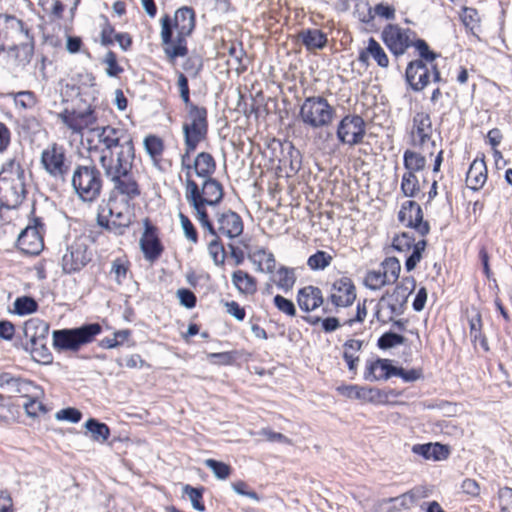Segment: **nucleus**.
I'll use <instances>...</instances> for the list:
<instances>
[{"label": "nucleus", "instance_id": "f257e3e1", "mask_svg": "<svg viewBox=\"0 0 512 512\" xmlns=\"http://www.w3.org/2000/svg\"><path fill=\"white\" fill-rule=\"evenodd\" d=\"M161 42L170 60L188 54L187 37L195 29L196 18L193 8L184 6L175 11L174 18L164 15L161 20Z\"/></svg>", "mask_w": 512, "mask_h": 512}, {"label": "nucleus", "instance_id": "f03ea898", "mask_svg": "<svg viewBox=\"0 0 512 512\" xmlns=\"http://www.w3.org/2000/svg\"><path fill=\"white\" fill-rule=\"evenodd\" d=\"M75 194L83 202H93L101 194L103 177L99 168L93 163L77 165L71 176Z\"/></svg>", "mask_w": 512, "mask_h": 512}, {"label": "nucleus", "instance_id": "7ed1b4c3", "mask_svg": "<svg viewBox=\"0 0 512 512\" xmlns=\"http://www.w3.org/2000/svg\"><path fill=\"white\" fill-rule=\"evenodd\" d=\"M23 335L26 339L24 349L38 363L49 364L52 354L47 347L49 324L40 318H31L23 325Z\"/></svg>", "mask_w": 512, "mask_h": 512}, {"label": "nucleus", "instance_id": "20e7f679", "mask_svg": "<svg viewBox=\"0 0 512 512\" xmlns=\"http://www.w3.org/2000/svg\"><path fill=\"white\" fill-rule=\"evenodd\" d=\"M102 332L99 323H88L71 329L52 332L53 346L57 351H78L83 345L91 343Z\"/></svg>", "mask_w": 512, "mask_h": 512}, {"label": "nucleus", "instance_id": "39448f33", "mask_svg": "<svg viewBox=\"0 0 512 512\" xmlns=\"http://www.w3.org/2000/svg\"><path fill=\"white\" fill-rule=\"evenodd\" d=\"M187 110V121L183 123L184 146L188 153H193L208 133L207 109L191 106Z\"/></svg>", "mask_w": 512, "mask_h": 512}, {"label": "nucleus", "instance_id": "423d86ee", "mask_svg": "<svg viewBox=\"0 0 512 512\" xmlns=\"http://www.w3.org/2000/svg\"><path fill=\"white\" fill-rule=\"evenodd\" d=\"M333 114V107L321 96L306 98L299 112L301 121L313 129L328 126L332 121Z\"/></svg>", "mask_w": 512, "mask_h": 512}, {"label": "nucleus", "instance_id": "0eeeda50", "mask_svg": "<svg viewBox=\"0 0 512 512\" xmlns=\"http://www.w3.org/2000/svg\"><path fill=\"white\" fill-rule=\"evenodd\" d=\"M135 159V148L133 145H126L120 150L108 154H100L99 162L108 179L118 175L127 176V172L132 171Z\"/></svg>", "mask_w": 512, "mask_h": 512}, {"label": "nucleus", "instance_id": "6e6552de", "mask_svg": "<svg viewBox=\"0 0 512 512\" xmlns=\"http://www.w3.org/2000/svg\"><path fill=\"white\" fill-rule=\"evenodd\" d=\"M191 195L198 202L214 207L222 201L224 190L222 184L215 178L204 179L200 187L191 176L187 175L185 179V198L191 199Z\"/></svg>", "mask_w": 512, "mask_h": 512}, {"label": "nucleus", "instance_id": "1a4fd4ad", "mask_svg": "<svg viewBox=\"0 0 512 512\" xmlns=\"http://www.w3.org/2000/svg\"><path fill=\"white\" fill-rule=\"evenodd\" d=\"M440 82L441 74L436 64L425 63L423 60H413L408 63L405 80L414 92L424 90L431 82Z\"/></svg>", "mask_w": 512, "mask_h": 512}, {"label": "nucleus", "instance_id": "9d476101", "mask_svg": "<svg viewBox=\"0 0 512 512\" xmlns=\"http://www.w3.org/2000/svg\"><path fill=\"white\" fill-rule=\"evenodd\" d=\"M40 162L46 173L51 177L62 181L67 178L71 162L66 155V149L62 145L50 144L42 151Z\"/></svg>", "mask_w": 512, "mask_h": 512}, {"label": "nucleus", "instance_id": "9b49d317", "mask_svg": "<svg viewBox=\"0 0 512 512\" xmlns=\"http://www.w3.org/2000/svg\"><path fill=\"white\" fill-rule=\"evenodd\" d=\"M98 143L102 145L100 154H108L118 151L126 143L133 145L132 136L123 128H116L110 125L93 128Z\"/></svg>", "mask_w": 512, "mask_h": 512}, {"label": "nucleus", "instance_id": "f8f14e48", "mask_svg": "<svg viewBox=\"0 0 512 512\" xmlns=\"http://www.w3.org/2000/svg\"><path fill=\"white\" fill-rule=\"evenodd\" d=\"M97 222L108 231L116 235H122L131 223V214L127 207H125L124 210H118L116 202H109L106 207L102 208L98 213Z\"/></svg>", "mask_w": 512, "mask_h": 512}, {"label": "nucleus", "instance_id": "ddd939ff", "mask_svg": "<svg viewBox=\"0 0 512 512\" xmlns=\"http://www.w3.org/2000/svg\"><path fill=\"white\" fill-rule=\"evenodd\" d=\"M92 259V252L85 239L79 238L72 242L62 257V269L66 274L82 270Z\"/></svg>", "mask_w": 512, "mask_h": 512}, {"label": "nucleus", "instance_id": "4468645a", "mask_svg": "<svg viewBox=\"0 0 512 512\" xmlns=\"http://www.w3.org/2000/svg\"><path fill=\"white\" fill-rule=\"evenodd\" d=\"M415 287L416 281L414 277H404L392 293H387L380 299V305H385L392 315H402L405 311L408 297Z\"/></svg>", "mask_w": 512, "mask_h": 512}, {"label": "nucleus", "instance_id": "2eb2a0df", "mask_svg": "<svg viewBox=\"0 0 512 512\" xmlns=\"http://www.w3.org/2000/svg\"><path fill=\"white\" fill-rule=\"evenodd\" d=\"M415 32L411 29H403L396 24H388L382 31V39L388 49L395 56L403 55L412 46Z\"/></svg>", "mask_w": 512, "mask_h": 512}, {"label": "nucleus", "instance_id": "dca6fc26", "mask_svg": "<svg viewBox=\"0 0 512 512\" xmlns=\"http://www.w3.org/2000/svg\"><path fill=\"white\" fill-rule=\"evenodd\" d=\"M181 168L186 171V176L192 177L191 171L193 170L196 176L207 179L211 178L215 172L216 162L208 152H200L191 162V153H188L187 147H185L184 153L181 155Z\"/></svg>", "mask_w": 512, "mask_h": 512}, {"label": "nucleus", "instance_id": "f3484780", "mask_svg": "<svg viewBox=\"0 0 512 512\" xmlns=\"http://www.w3.org/2000/svg\"><path fill=\"white\" fill-rule=\"evenodd\" d=\"M24 179L0 177V207L15 209L22 203L26 194Z\"/></svg>", "mask_w": 512, "mask_h": 512}, {"label": "nucleus", "instance_id": "a211bd4d", "mask_svg": "<svg viewBox=\"0 0 512 512\" xmlns=\"http://www.w3.org/2000/svg\"><path fill=\"white\" fill-rule=\"evenodd\" d=\"M398 220L406 227L414 228L421 236L427 235L430 231L429 223L423 219L421 206L413 200L402 204Z\"/></svg>", "mask_w": 512, "mask_h": 512}, {"label": "nucleus", "instance_id": "6ab92c4d", "mask_svg": "<svg viewBox=\"0 0 512 512\" xmlns=\"http://www.w3.org/2000/svg\"><path fill=\"white\" fill-rule=\"evenodd\" d=\"M0 388L13 396L31 397L38 389L37 385L28 379L17 377L8 372L0 373Z\"/></svg>", "mask_w": 512, "mask_h": 512}, {"label": "nucleus", "instance_id": "aec40b11", "mask_svg": "<svg viewBox=\"0 0 512 512\" xmlns=\"http://www.w3.org/2000/svg\"><path fill=\"white\" fill-rule=\"evenodd\" d=\"M411 144L415 147H423L432 136L431 117L426 112H416L412 119L410 131Z\"/></svg>", "mask_w": 512, "mask_h": 512}, {"label": "nucleus", "instance_id": "412c9836", "mask_svg": "<svg viewBox=\"0 0 512 512\" xmlns=\"http://www.w3.org/2000/svg\"><path fill=\"white\" fill-rule=\"evenodd\" d=\"M42 225L26 227L17 238L18 248L27 255H38L44 247Z\"/></svg>", "mask_w": 512, "mask_h": 512}, {"label": "nucleus", "instance_id": "4be33fe9", "mask_svg": "<svg viewBox=\"0 0 512 512\" xmlns=\"http://www.w3.org/2000/svg\"><path fill=\"white\" fill-rule=\"evenodd\" d=\"M218 232L228 238H236L243 232V221L240 215L230 209L216 213Z\"/></svg>", "mask_w": 512, "mask_h": 512}, {"label": "nucleus", "instance_id": "5701e85b", "mask_svg": "<svg viewBox=\"0 0 512 512\" xmlns=\"http://www.w3.org/2000/svg\"><path fill=\"white\" fill-rule=\"evenodd\" d=\"M140 247L146 260L154 262L163 252V246L156 234V228L146 225L145 231L140 239Z\"/></svg>", "mask_w": 512, "mask_h": 512}, {"label": "nucleus", "instance_id": "b1692460", "mask_svg": "<svg viewBox=\"0 0 512 512\" xmlns=\"http://www.w3.org/2000/svg\"><path fill=\"white\" fill-rule=\"evenodd\" d=\"M59 117L68 128L75 132H80L84 127L93 125L97 121L94 110L90 106L85 111L78 113H70L68 110H65Z\"/></svg>", "mask_w": 512, "mask_h": 512}, {"label": "nucleus", "instance_id": "393cba45", "mask_svg": "<svg viewBox=\"0 0 512 512\" xmlns=\"http://www.w3.org/2000/svg\"><path fill=\"white\" fill-rule=\"evenodd\" d=\"M412 452L423 457L425 460L442 461L449 457L450 446L435 443L415 444L412 446Z\"/></svg>", "mask_w": 512, "mask_h": 512}, {"label": "nucleus", "instance_id": "a878e982", "mask_svg": "<svg viewBox=\"0 0 512 512\" xmlns=\"http://www.w3.org/2000/svg\"><path fill=\"white\" fill-rule=\"evenodd\" d=\"M352 280L343 276L336 280L331 289V302L337 307H345L352 304Z\"/></svg>", "mask_w": 512, "mask_h": 512}, {"label": "nucleus", "instance_id": "bb28decb", "mask_svg": "<svg viewBox=\"0 0 512 512\" xmlns=\"http://www.w3.org/2000/svg\"><path fill=\"white\" fill-rule=\"evenodd\" d=\"M109 180L113 183L114 189L119 194L124 195L127 200H133L141 194L139 184L134 177L133 171L127 172V176L118 175Z\"/></svg>", "mask_w": 512, "mask_h": 512}, {"label": "nucleus", "instance_id": "cd10ccee", "mask_svg": "<svg viewBox=\"0 0 512 512\" xmlns=\"http://www.w3.org/2000/svg\"><path fill=\"white\" fill-rule=\"evenodd\" d=\"M487 180V167L484 159H475L466 173L467 187L478 191Z\"/></svg>", "mask_w": 512, "mask_h": 512}, {"label": "nucleus", "instance_id": "c85d7f7f", "mask_svg": "<svg viewBox=\"0 0 512 512\" xmlns=\"http://www.w3.org/2000/svg\"><path fill=\"white\" fill-rule=\"evenodd\" d=\"M297 302L303 311L315 310L323 303L322 292L314 286H306L298 291Z\"/></svg>", "mask_w": 512, "mask_h": 512}, {"label": "nucleus", "instance_id": "c756f323", "mask_svg": "<svg viewBox=\"0 0 512 512\" xmlns=\"http://www.w3.org/2000/svg\"><path fill=\"white\" fill-rule=\"evenodd\" d=\"M431 488L420 485L410 491L403 493L400 496L391 499L394 508L397 509H408L413 506L418 500L426 498L431 493Z\"/></svg>", "mask_w": 512, "mask_h": 512}, {"label": "nucleus", "instance_id": "7c9ffc66", "mask_svg": "<svg viewBox=\"0 0 512 512\" xmlns=\"http://www.w3.org/2000/svg\"><path fill=\"white\" fill-rule=\"evenodd\" d=\"M369 57H372L376 61V63L382 68H386L389 65V59L384 49L372 37L368 41V46L366 50L360 52L358 60L363 65H367Z\"/></svg>", "mask_w": 512, "mask_h": 512}, {"label": "nucleus", "instance_id": "2f4dec72", "mask_svg": "<svg viewBox=\"0 0 512 512\" xmlns=\"http://www.w3.org/2000/svg\"><path fill=\"white\" fill-rule=\"evenodd\" d=\"M396 396L394 390L383 391L378 388H365L354 386V396L358 399L374 404H386L389 401V396Z\"/></svg>", "mask_w": 512, "mask_h": 512}, {"label": "nucleus", "instance_id": "473e14b6", "mask_svg": "<svg viewBox=\"0 0 512 512\" xmlns=\"http://www.w3.org/2000/svg\"><path fill=\"white\" fill-rule=\"evenodd\" d=\"M298 39L309 51L322 49L327 43V36L319 29H306L298 34Z\"/></svg>", "mask_w": 512, "mask_h": 512}, {"label": "nucleus", "instance_id": "72a5a7b5", "mask_svg": "<svg viewBox=\"0 0 512 512\" xmlns=\"http://www.w3.org/2000/svg\"><path fill=\"white\" fill-rule=\"evenodd\" d=\"M398 367L392 364L390 359H377L368 366L369 375L376 380H387L396 375Z\"/></svg>", "mask_w": 512, "mask_h": 512}, {"label": "nucleus", "instance_id": "f704fd0d", "mask_svg": "<svg viewBox=\"0 0 512 512\" xmlns=\"http://www.w3.org/2000/svg\"><path fill=\"white\" fill-rule=\"evenodd\" d=\"M232 283L242 294L253 295L257 291L256 279L243 270L233 272Z\"/></svg>", "mask_w": 512, "mask_h": 512}, {"label": "nucleus", "instance_id": "c9c22d12", "mask_svg": "<svg viewBox=\"0 0 512 512\" xmlns=\"http://www.w3.org/2000/svg\"><path fill=\"white\" fill-rule=\"evenodd\" d=\"M378 15L386 20L395 19V8L392 5L379 3L372 10L368 7L366 13H359V20L364 24H370L374 20V16Z\"/></svg>", "mask_w": 512, "mask_h": 512}, {"label": "nucleus", "instance_id": "e433bc0d", "mask_svg": "<svg viewBox=\"0 0 512 512\" xmlns=\"http://www.w3.org/2000/svg\"><path fill=\"white\" fill-rule=\"evenodd\" d=\"M250 258L257 263V271L271 274L276 267V260L271 252H267L264 248L256 250Z\"/></svg>", "mask_w": 512, "mask_h": 512}, {"label": "nucleus", "instance_id": "4c0bfd02", "mask_svg": "<svg viewBox=\"0 0 512 512\" xmlns=\"http://www.w3.org/2000/svg\"><path fill=\"white\" fill-rule=\"evenodd\" d=\"M84 427L91 434V438L96 442H105L110 436V428L95 418H89Z\"/></svg>", "mask_w": 512, "mask_h": 512}, {"label": "nucleus", "instance_id": "58836bf2", "mask_svg": "<svg viewBox=\"0 0 512 512\" xmlns=\"http://www.w3.org/2000/svg\"><path fill=\"white\" fill-rule=\"evenodd\" d=\"M11 53L15 58L16 65L18 67L25 68L31 62L34 54L33 40L14 47L11 49Z\"/></svg>", "mask_w": 512, "mask_h": 512}, {"label": "nucleus", "instance_id": "ea45409f", "mask_svg": "<svg viewBox=\"0 0 512 512\" xmlns=\"http://www.w3.org/2000/svg\"><path fill=\"white\" fill-rule=\"evenodd\" d=\"M403 164L407 172L416 173L426 166V158L412 150H406L403 155Z\"/></svg>", "mask_w": 512, "mask_h": 512}, {"label": "nucleus", "instance_id": "a19ab883", "mask_svg": "<svg viewBox=\"0 0 512 512\" xmlns=\"http://www.w3.org/2000/svg\"><path fill=\"white\" fill-rule=\"evenodd\" d=\"M276 275L277 280L275 282L278 288L285 292L293 288L296 281L295 270L293 268L281 266Z\"/></svg>", "mask_w": 512, "mask_h": 512}, {"label": "nucleus", "instance_id": "79ce46f5", "mask_svg": "<svg viewBox=\"0 0 512 512\" xmlns=\"http://www.w3.org/2000/svg\"><path fill=\"white\" fill-rule=\"evenodd\" d=\"M183 496H187L191 502L192 507L199 512L205 511V505L202 501L204 488L193 487L191 485H184L182 488Z\"/></svg>", "mask_w": 512, "mask_h": 512}, {"label": "nucleus", "instance_id": "37998d69", "mask_svg": "<svg viewBox=\"0 0 512 512\" xmlns=\"http://www.w3.org/2000/svg\"><path fill=\"white\" fill-rule=\"evenodd\" d=\"M381 271L385 273L389 284H393L399 278L401 265L397 258L388 257L381 263Z\"/></svg>", "mask_w": 512, "mask_h": 512}, {"label": "nucleus", "instance_id": "c03bdc74", "mask_svg": "<svg viewBox=\"0 0 512 512\" xmlns=\"http://www.w3.org/2000/svg\"><path fill=\"white\" fill-rule=\"evenodd\" d=\"M143 145L147 154L154 161H157V159L162 155L164 150V143L162 139L155 135H149L145 137Z\"/></svg>", "mask_w": 512, "mask_h": 512}, {"label": "nucleus", "instance_id": "a18cd8bd", "mask_svg": "<svg viewBox=\"0 0 512 512\" xmlns=\"http://www.w3.org/2000/svg\"><path fill=\"white\" fill-rule=\"evenodd\" d=\"M401 190L406 197H414L419 191V181L415 173L405 172L402 176Z\"/></svg>", "mask_w": 512, "mask_h": 512}, {"label": "nucleus", "instance_id": "49530a36", "mask_svg": "<svg viewBox=\"0 0 512 512\" xmlns=\"http://www.w3.org/2000/svg\"><path fill=\"white\" fill-rule=\"evenodd\" d=\"M208 252L213 262L217 266H223L226 258V252L220 237L213 238L208 243Z\"/></svg>", "mask_w": 512, "mask_h": 512}, {"label": "nucleus", "instance_id": "de8ad7c7", "mask_svg": "<svg viewBox=\"0 0 512 512\" xmlns=\"http://www.w3.org/2000/svg\"><path fill=\"white\" fill-rule=\"evenodd\" d=\"M38 303L29 296L18 297L14 302V311L18 315H26L36 312Z\"/></svg>", "mask_w": 512, "mask_h": 512}, {"label": "nucleus", "instance_id": "09e8293b", "mask_svg": "<svg viewBox=\"0 0 512 512\" xmlns=\"http://www.w3.org/2000/svg\"><path fill=\"white\" fill-rule=\"evenodd\" d=\"M426 245V240H419L414 244L412 253L405 261V268L408 272L414 270L417 264L421 261Z\"/></svg>", "mask_w": 512, "mask_h": 512}, {"label": "nucleus", "instance_id": "8fccbe9b", "mask_svg": "<svg viewBox=\"0 0 512 512\" xmlns=\"http://www.w3.org/2000/svg\"><path fill=\"white\" fill-rule=\"evenodd\" d=\"M332 256L325 251L318 250L315 254L311 255L307 260V265L312 270H323L330 265Z\"/></svg>", "mask_w": 512, "mask_h": 512}, {"label": "nucleus", "instance_id": "3c124183", "mask_svg": "<svg viewBox=\"0 0 512 512\" xmlns=\"http://www.w3.org/2000/svg\"><path fill=\"white\" fill-rule=\"evenodd\" d=\"M364 283L372 290H378L385 285H390L385 273H382L381 269L369 271L365 277Z\"/></svg>", "mask_w": 512, "mask_h": 512}, {"label": "nucleus", "instance_id": "603ef678", "mask_svg": "<svg viewBox=\"0 0 512 512\" xmlns=\"http://www.w3.org/2000/svg\"><path fill=\"white\" fill-rule=\"evenodd\" d=\"M406 341V338L400 334L394 333L392 331L385 332L379 339H378V347L383 350L390 349L392 347H395L397 345H402Z\"/></svg>", "mask_w": 512, "mask_h": 512}, {"label": "nucleus", "instance_id": "864d4df0", "mask_svg": "<svg viewBox=\"0 0 512 512\" xmlns=\"http://www.w3.org/2000/svg\"><path fill=\"white\" fill-rule=\"evenodd\" d=\"M412 46L418 51L420 56L419 60H423L425 63H434L439 56L436 52L430 50L427 42L423 39L412 40Z\"/></svg>", "mask_w": 512, "mask_h": 512}, {"label": "nucleus", "instance_id": "5fc2aeb1", "mask_svg": "<svg viewBox=\"0 0 512 512\" xmlns=\"http://www.w3.org/2000/svg\"><path fill=\"white\" fill-rule=\"evenodd\" d=\"M128 262L121 258H116L112 261L110 274L114 276L115 281L118 284H122L127 277Z\"/></svg>", "mask_w": 512, "mask_h": 512}, {"label": "nucleus", "instance_id": "6e6d98bb", "mask_svg": "<svg viewBox=\"0 0 512 512\" xmlns=\"http://www.w3.org/2000/svg\"><path fill=\"white\" fill-rule=\"evenodd\" d=\"M460 18L464 26L470 30H473L480 22L477 9L472 7H462Z\"/></svg>", "mask_w": 512, "mask_h": 512}, {"label": "nucleus", "instance_id": "4d7b16f0", "mask_svg": "<svg viewBox=\"0 0 512 512\" xmlns=\"http://www.w3.org/2000/svg\"><path fill=\"white\" fill-rule=\"evenodd\" d=\"M0 177L3 178H25L24 176V170L21 167V165L16 162L14 159L8 160L2 167V170L0 172Z\"/></svg>", "mask_w": 512, "mask_h": 512}, {"label": "nucleus", "instance_id": "13d9d810", "mask_svg": "<svg viewBox=\"0 0 512 512\" xmlns=\"http://www.w3.org/2000/svg\"><path fill=\"white\" fill-rule=\"evenodd\" d=\"M204 463L212 470L216 478L225 479L229 477L231 468L228 464L214 459H207Z\"/></svg>", "mask_w": 512, "mask_h": 512}, {"label": "nucleus", "instance_id": "bf43d9fd", "mask_svg": "<svg viewBox=\"0 0 512 512\" xmlns=\"http://www.w3.org/2000/svg\"><path fill=\"white\" fill-rule=\"evenodd\" d=\"M352 125V116L346 115L339 123L337 128V137L342 143L352 145V136L350 135V126Z\"/></svg>", "mask_w": 512, "mask_h": 512}, {"label": "nucleus", "instance_id": "052dcab7", "mask_svg": "<svg viewBox=\"0 0 512 512\" xmlns=\"http://www.w3.org/2000/svg\"><path fill=\"white\" fill-rule=\"evenodd\" d=\"M178 217L185 237L196 244L198 242V233L195 226L185 214L180 212Z\"/></svg>", "mask_w": 512, "mask_h": 512}, {"label": "nucleus", "instance_id": "680f3d73", "mask_svg": "<svg viewBox=\"0 0 512 512\" xmlns=\"http://www.w3.org/2000/svg\"><path fill=\"white\" fill-rule=\"evenodd\" d=\"M414 237L407 232H403L393 238L392 246L395 250L403 252L410 250L414 246Z\"/></svg>", "mask_w": 512, "mask_h": 512}, {"label": "nucleus", "instance_id": "e2e57ef3", "mask_svg": "<svg viewBox=\"0 0 512 512\" xmlns=\"http://www.w3.org/2000/svg\"><path fill=\"white\" fill-rule=\"evenodd\" d=\"M103 63L107 65L106 74L109 77H117L123 72V68L118 65L117 56L113 51H108L106 53Z\"/></svg>", "mask_w": 512, "mask_h": 512}, {"label": "nucleus", "instance_id": "0e129e2a", "mask_svg": "<svg viewBox=\"0 0 512 512\" xmlns=\"http://www.w3.org/2000/svg\"><path fill=\"white\" fill-rule=\"evenodd\" d=\"M186 200L194 209V216L199 221L200 225L207 224V222L210 220L206 210V207L208 205L198 202L197 200H195V197L192 196L191 199Z\"/></svg>", "mask_w": 512, "mask_h": 512}, {"label": "nucleus", "instance_id": "69168bd1", "mask_svg": "<svg viewBox=\"0 0 512 512\" xmlns=\"http://www.w3.org/2000/svg\"><path fill=\"white\" fill-rule=\"evenodd\" d=\"M15 104L23 109H31L36 104V97L31 91H20L15 94Z\"/></svg>", "mask_w": 512, "mask_h": 512}, {"label": "nucleus", "instance_id": "338daca9", "mask_svg": "<svg viewBox=\"0 0 512 512\" xmlns=\"http://www.w3.org/2000/svg\"><path fill=\"white\" fill-rule=\"evenodd\" d=\"M36 396V391H34V395L31 397H26L28 401L23 404V408L27 416L32 418L37 417L39 412L46 411L44 405L36 399Z\"/></svg>", "mask_w": 512, "mask_h": 512}, {"label": "nucleus", "instance_id": "774afa93", "mask_svg": "<svg viewBox=\"0 0 512 512\" xmlns=\"http://www.w3.org/2000/svg\"><path fill=\"white\" fill-rule=\"evenodd\" d=\"M273 302H274V305L276 306V308L279 311L285 313L286 315H288V316L296 315V308H295L294 303L291 300L278 294L274 297Z\"/></svg>", "mask_w": 512, "mask_h": 512}]
</instances>
